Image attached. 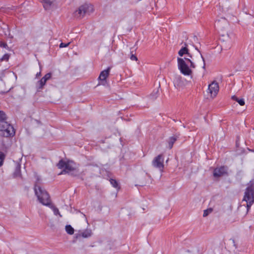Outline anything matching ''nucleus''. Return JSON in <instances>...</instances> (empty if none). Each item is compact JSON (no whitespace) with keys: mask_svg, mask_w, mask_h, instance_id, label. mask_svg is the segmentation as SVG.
I'll list each match as a JSON object with an SVG mask.
<instances>
[{"mask_svg":"<svg viewBox=\"0 0 254 254\" xmlns=\"http://www.w3.org/2000/svg\"><path fill=\"white\" fill-rule=\"evenodd\" d=\"M34 191L38 200L43 205L50 206L51 202L50 195L48 192L38 185L35 184L34 186Z\"/></svg>","mask_w":254,"mask_h":254,"instance_id":"nucleus-1","label":"nucleus"},{"mask_svg":"<svg viewBox=\"0 0 254 254\" xmlns=\"http://www.w3.org/2000/svg\"><path fill=\"white\" fill-rule=\"evenodd\" d=\"M15 134L13 127L7 122H0V136L1 137H12Z\"/></svg>","mask_w":254,"mask_h":254,"instance_id":"nucleus-2","label":"nucleus"},{"mask_svg":"<svg viewBox=\"0 0 254 254\" xmlns=\"http://www.w3.org/2000/svg\"><path fill=\"white\" fill-rule=\"evenodd\" d=\"M93 6L90 3H84L80 6L77 10L74 11V16L77 18L83 17L86 14H89L93 11Z\"/></svg>","mask_w":254,"mask_h":254,"instance_id":"nucleus-3","label":"nucleus"},{"mask_svg":"<svg viewBox=\"0 0 254 254\" xmlns=\"http://www.w3.org/2000/svg\"><path fill=\"white\" fill-rule=\"evenodd\" d=\"M178 66L181 72L185 75H190L192 73V70L186 64L184 59L178 58Z\"/></svg>","mask_w":254,"mask_h":254,"instance_id":"nucleus-4","label":"nucleus"},{"mask_svg":"<svg viewBox=\"0 0 254 254\" xmlns=\"http://www.w3.org/2000/svg\"><path fill=\"white\" fill-rule=\"evenodd\" d=\"M164 160L163 154H159L154 158L152 165L154 167L159 169L161 172H163L164 168Z\"/></svg>","mask_w":254,"mask_h":254,"instance_id":"nucleus-5","label":"nucleus"},{"mask_svg":"<svg viewBox=\"0 0 254 254\" xmlns=\"http://www.w3.org/2000/svg\"><path fill=\"white\" fill-rule=\"evenodd\" d=\"M243 200L245 201H254V188L252 185L248 186L245 192Z\"/></svg>","mask_w":254,"mask_h":254,"instance_id":"nucleus-6","label":"nucleus"},{"mask_svg":"<svg viewBox=\"0 0 254 254\" xmlns=\"http://www.w3.org/2000/svg\"><path fill=\"white\" fill-rule=\"evenodd\" d=\"M111 70V67H108L106 69L102 71L98 77L99 81V85H105L107 83L106 79L108 77Z\"/></svg>","mask_w":254,"mask_h":254,"instance_id":"nucleus-7","label":"nucleus"},{"mask_svg":"<svg viewBox=\"0 0 254 254\" xmlns=\"http://www.w3.org/2000/svg\"><path fill=\"white\" fill-rule=\"evenodd\" d=\"M228 23L227 20L225 18H221L220 19H217L215 22V27L218 29V30L224 31L228 27Z\"/></svg>","mask_w":254,"mask_h":254,"instance_id":"nucleus-8","label":"nucleus"},{"mask_svg":"<svg viewBox=\"0 0 254 254\" xmlns=\"http://www.w3.org/2000/svg\"><path fill=\"white\" fill-rule=\"evenodd\" d=\"M76 169L75 164L72 161H68L66 162V164L64 169L59 175L70 174L71 172Z\"/></svg>","mask_w":254,"mask_h":254,"instance_id":"nucleus-9","label":"nucleus"},{"mask_svg":"<svg viewBox=\"0 0 254 254\" xmlns=\"http://www.w3.org/2000/svg\"><path fill=\"white\" fill-rule=\"evenodd\" d=\"M224 175H228V167L226 166H221L216 168L214 170L213 176L214 177H220Z\"/></svg>","mask_w":254,"mask_h":254,"instance_id":"nucleus-10","label":"nucleus"},{"mask_svg":"<svg viewBox=\"0 0 254 254\" xmlns=\"http://www.w3.org/2000/svg\"><path fill=\"white\" fill-rule=\"evenodd\" d=\"M208 90L212 97H215L219 91V85L218 83L216 81L212 82L209 85Z\"/></svg>","mask_w":254,"mask_h":254,"instance_id":"nucleus-11","label":"nucleus"},{"mask_svg":"<svg viewBox=\"0 0 254 254\" xmlns=\"http://www.w3.org/2000/svg\"><path fill=\"white\" fill-rule=\"evenodd\" d=\"M192 45L195 48V49L197 50L200 54L201 58L203 62V66L202 68L205 69V60L202 54L200 53V51L198 50V47L195 45V43H198L199 45L200 44V42L198 40L197 37L195 35H193L192 36V39L190 40Z\"/></svg>","mask_w":254,"mask_h":254,"instance_id":"nucleus-12","label":"nucleus"},{"mask_svg":"<svg viewBox=\"0 0 254 254\" xmlns=\"http://www.w3.org/2000/svg\"><path fill=\"white\" fill-rule=\"evenodd\" d=\"M3 138L1 140V148L3 150H7L10 146L11 140L10 138L11 137H3Z\"/></svg>","mask_w":254,"mask_h":254,"instance_id":"nucleus-13","label":"nucleus"},{"mask_svg":"<svg viewBox=\"0 0 254 254\" xmlns=\"http://www.w3.org/2000/svg\"><path fill=\"white\" fill-rule=\"evenodd\" d=\"M174 84L177 88H180L184 85V81L180 75H176L174 79Z\"/></svg>","mask_w":254,"mask_h":254,"instance_id":"nucleus-14","label":"nucleus"},{"mask_svg":"<svg viewBox=\"0 0 254 254\" xmlns=\"http://www.w3.org/2000/svg\"><path fill=\"white\" fill-rule=\"evenodd\" d=\"M185 46L182 47L179 51L178 54L180 57H183L184 55L187 54L188 57L192 58V55L189 52V49L187 48L188 43H185Z\"/></svg>","mask_w":254,"mask_h":254,"instance_id":"nucleus-15","label":"nucleus"},{"mask_svg":"<svg viewBox=\"0 0 254 254\" xmlns=\"http://www.w3.org/2000/svg\"><path fill=\"white\" fill-rule=\"evenodd\" d=\"M21 165L19 163H17L15 166V171L13 173V177L16 178L21 177Z\"/></svg>","mask_w":254,"mask_h":254,"instance_id":"nucleus-16","label":"nucleus"},{"mask_svg":"<svg viewBox=\"0 0 254 254\" xmlns=\"http://www.w3.org/2000/svg\"><path fill=\"white\" fill-rule=\"evenodd\" d=\"M46 81H44V79L43 77L41 79V80L38 81L36 84V88L37 91H39L41 90H42L44 85L46 84Z\"/></svg>","mask_w":254,"mask_h":254,"instance_id":"nucleus-17","label":"nucleus"},{"mask_svg":"<svg viewBox=\"0 0 254 254\" xmlns=\"http://www.w3.org/2000/svg\"><path fill=\"white\" fill-rule=\"evenodd\" d=\"M178 138L179 136L174 135L169 138L168 144L169 149H171L173 147L174 143L178 139Z\"/></svg>","mask_w":254,"mask_h":254,"instance_id":"nucleus-18","label":"nucleus"},{"mask_svg":"<svg viewBox=\"0 0 254 254\" xmlns=\"http://www.w3.org/2000/svg\"><path fill=\"white\" fill-rule=\"evenodd\" d=\"M91 231L90 230H86L81 233L79 234L76 238L82 236L83 238H88L91 236Z\"/></svg>","mask_w":254,"mask_h":254,"instance_id":"nucleus-19","label":"nucleus"},{"mask_svg":"<svg viewBox=\"0 0 254 254\" xmlns=\"http://www.w3.org/2000/svg\"><path fill=\"white\" fill-rule=\"evenodd\" d=\"M159 94V87L157 89H154L152 92L150 94L149 98L152 100H154L156 99Z\"/></svg>","mask_w":254,"mask_h":254,"instance_id":"nucleus-20","label":"nucleus"},{"mask_svg":"<svg viewBox=\"0 0 254 254\" xmlns=\"http://www.w3.org/2000/svg\"><path fill=\"white\" fill-rule=\"evenodd\" d=\"M231 99L238 102L240 105L241 106H244L245 104L244 99L243 98H239L235 95H233L232 96Z\"/></svg>","mask_w":254,"mask_h":254,"instance_id":"nucleus-21","label":"nucleus"},{"mask_svg":"<svg viewBox=\"0 0 254 254\" xmlns=\"http://www.w3.org/2000/svg\"><path fill=\"white\" fill-rule=\"evenodd\" d=\"M43 3V6L45 8L49 7L54 2L55 0H40Z\"/></svg>","mask_w":254,"mask_h":254,"instance_id":"nucleus-22","label":"nucleus"},{"mask_svg":"<svg viewBox=\"0 0 254 254\" xmlns=\"http://www.w3.org/2000/svg\"><path fill=\"white\" fill-rule=\"evenodd\" d=\"M50 208H51L53 212L55 215H59L60 217H62V215H61L59 210L58 208H57L56 206H55L54 205L52 204V203L50 204V206H48Z\"/></svg>","mask_w":254,"mask_h":254,"instance_id":"nucleus-23","label":"nucleus"},{"mask_svg":"<svg viewBox=\"0 0 254 254\" xmlns=\"http://www.w3.org/2000/svg\"><path fill=\"white\" fill-rule=\"evenodd\" d=\"M110 182L114 188L117 189H119L120 188L118 182L116 180L110 179Z\"/></svg>","mask_w":254,"mask_h":254,"instance_id":"nucleus-24","label":"nucleus"},{"mask_svg":"<svg viewBox=\"0 0 254 254\" xmlns=\"http://www.w3.org/2000/svg\"><path fill=\"white\" fill-rule=\"evenodd\" d=\"M66 164V162H65L63 160H61L57 164V167L59 169H64Z\"/></svg>","mask_w":254,"mask_h":254,"instance_id":"nucleus-25","label":"nucleus"},{"mask_svg":"<svg viewBox=\"0 0 254 254\" xmlns=\"http://www.w3.org/2000/svg\"><path fill=\"white\" fill-rule=\"evenodd\" d=\"M65 230L67 234L72 235L74 233V229L70 225L65 226Z\"/></svg>","mask_w":254,"mask_h":254,"instance_id":"nucleus-26","label":"nucleus"},{"mask_svg":"<svg viewBox=\"0 0 254 254\" xmlns=\"http://www.w3.org/2000/svg\"><path fill=\"white\" fill-rule=\"evenodd\" d=\"M6 116L5 114L3 112L0 111V122H6Z\"/></svg>","mask_w":254,"mask_h":254,"instance_id":"nucleus-27","label":"nucleus"},{"mask_svg":"<svg viewBox=\"0 0 254 254\" xmlns=\"http://www.w3.org/2000/svg\"><path fill=\"white\" fill-rule=\"evenodd\" d=\"M5 157V155L4 154L3 152L0 151V167L3 165Z\"/></svg>","mask_w":254,"mask_h":254,"instance_id":"nucleus-28","label":"nucleus"},{"mask_svg":"<svg viewBox=\"0 0 254 254\" xmlns=\"http://www.w3.org/2000/svg\"><path fill=\"white\" fill-rule=\"evenodd\" d=\"M213 211L212 208H209L206 210H204L203 211V216L206 217L209 214L211 213Z\"/></svg>","mask_w":254,"mask_h":254,"instance_id":"nucleus-29","label":"nucleus"},{"mask_svg":"<svg viewBox=\"0 0 254 254\" xmlns=\"http://www.w3.org/2000/svg\"><path fill=\"white\" fill-rule=\"evenodd\" d=\"M9 58V55L8 54H4L2 58L0 59V62L8 61Z\"/></svg>","mask_w":254,"mask_h":254,"instance_id":"nucleus-30","label":"nucleus"},{"mask_svg":"<svg viewBox=\"0 0 254 254\" xmlns=\"http://www.w3.org/2000/svg\"><path fill=\"white\" fill-rule=\"evenodd\" d=\"M254 203V201H247V206H246L247 211H246V214H247L248 213V212H249V211L251 206L253 205V204Z\"/></svg>","mask_w":254,"mask_h":254,"instance_id":"nucleus-31","label":"nucleus"},{"mask_svg":"<svg viewBox=\"0 0 254 254\" xmlns=\"http://www.w3.org/2000/svg\"><path fill=\"white\" fill-rule=\"evenodd\" d=\"M185 60L190 63V68H194L195 67V65L194 64L189 58H185Z\"/></svg>","mask_w":254,"mask_h":254,"instance_id":"nucleus-32","label":"nucleus"},{"mask_svg":"<svg viewBox=\"0 0 254 254\" xmlns=\"http://www.w3.org/2000/svg\"><path fill=\"white\" fill-rule=\"evenodd\" d=\"M52 77V73L51 72L48 73L45 75L43 78L44 79V81H47L49 80Z\"/></svg>","mask_w":254,"mask_h":254,"instance_id":"nucleus-33","label":"nucleus"},{"mask_svg":"<svg viewBox=\"0 0 254 254\" xmlns=\"http://www.w3.org/2000/svg\"><path fill=\"white\" fill-rule=\"evenodd\" d=\"M130 59L132 61H137L138 60L137 57L133 54V51L130 52Z\"/></svg>","mask_w":254,"mask_h":254,"instance_id":"nucleus-34","label":"nucleus"},{"mask_svg":"<svg viewBox=\"0 0 254 254\" xmlns=\"http://www.w3.org/2000/svg\"><path fill=\"white\" fill-rule=\"evenodd\" d=\"M70 44V42L68 43H61L60 44V48H64V47H67Z\"/></svg>","mask_w":254,"mask_h":254,"instance_id":"nucleus-35","label":"nucleus"},{"mask_svg":"<svg viewBox=\"0 0 254 254\" xmlns=\"http://www.w3.org/2000/svg\"><path fill=\"white\" fill-rule=\"evenodd\" d=\"M0 47L4 48H8V46H7V44L6 43L2 42V41L0 42Z\"/></svg>","mask_w":254,"mask_h":254,"instance_id":"nucleus-36","label":"nucleus"},{"mask_svg":"<svg viewBox=\"0 0 254 254\" xmlns=\"http://www.w3.org/2000/svg\"><path fill=\"white\" fill-rule=\"evenodd\" d=\"M40 75H41V72H40H40H38V73H37V74H36V77H38V76H40Z\"/></svg>","mask_w":254,"mask_h":254,"instance_id":"nucleus-37","label":"nucleus"},{"mask_svg":"<svg viewBox=\"0 0 254 254\" xmlns=\"http://www.w3.org/2000/svg\"><path fill=\"white\" fill-rule=\"evenodd\" d=\"M71 175L75 176L76 175H74L73 173H71Z\"/></svg>","mask_w":254,"mask_h":254,"instance_id":"nucleus-38","label":"nucleus"}]
</instances>
